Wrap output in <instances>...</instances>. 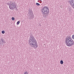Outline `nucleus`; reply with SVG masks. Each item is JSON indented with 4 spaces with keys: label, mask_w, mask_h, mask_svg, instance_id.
<instances>
[{
    "label": "nucleus",
    "mask_w": 74,
    "mask_h": 74,
    "mask_svg": "<svg viewBox=\"0 0 74 74\" xmlns=\"http://www.w3.org/2000/svg\"><path fill=\"white\" fill-rule=\"evenodd\" d=\"M36 5H38V6L40 5V4L38 3H36Z\"/></svg>",
    "instance_id": "11"
},
{
    "label": "nucleus",
    "mask_w": 74,
    "mask_h": 74,
    "mask_svg": "<svg viewBox=\"0 0 74 74\" xmlns=\"http://www.w3.org/2000/svg\"><path fill=\"white\" fill-rule=\"evenodd\" d=\"M65 41L66 45L68 47H71L74 45V41L69 36L66 37Z\"/></svg>",
    "instance_id": "2"
},
{
    "label": "nucleus",
    "mask_w": 74,
    "mask_h": 74,
    "mask_svg": "<svg viewBox=\"0 0 74 74\" xmlns=\"http://www.w3.org/2000/svg\"><path fill=\"white\" fill-rule=\"evenodd\" d=\"M29 47L31 48L33 47L34 49H36L38 47V45L36 42L35 38L33 35L30 36V38L29 40Z\"/></svg>",
    "instance_id": "1"
},
{
    "label": "nucleus",
    "mask_w": 74,
    "mask_h": 74,
    "mask_svg": "<svg viewBox=\"0 0 74 74\" xmlns=\"http://www.w3.org/2000/svg\"><path fill=\"white\" fill-rule=\"evenodd\" d=\"M29 16V18L30 19V20L33 19L34 18L33 16H34V15H33V14L30 15L29 16Z\"/></svg>",
    "instance_id": "7"
},
{
    "label": "nucleus",
    "mask_w": 74,
    "mask_h": 74,
    "mask_svg": "<svg viewBox=\"0 0 74 74\" xmlns=\"http://www.w3.org/2000/svg\"><path fill=\"white\" fill-rule=\"evenodd\" d=\"M4 43H5V41L4 40V39L3 38L0 39V45H3Z\"/></svg>",
    "instance_id": "5"
},
{
    "label": "nucleus",
    "mask_w": 74,
    "mask_h": 74,
    "mask_svg": "<svg viewBox=\"0 0 74 74\" xmlns=\"http://www.w3.org/2000/svg\"><path fill=\"white\" fill-rule=\"evenodd\" d=\"M19 23H20V21H18L17 23V25H18L19 24Z\"/></svg>",
    "instance_id": "9"
},
{
    "label": "nucleus",
    "mask_w": 74,
    "mask_h": 74,
    "mask_svg": "<svg viewBox=\"0 0 74 74\" xmlns=\"http://www.w3.org/2000/svg\"><path fill=\"white\" fill-rule=\"evenodd\" d=\"M41 12L42 14L43 15V17L47 18L49 15V9L46 6H45L41 10Z\"/></svg>",
    "instance_id": "3"
},
{
    "label": "nucleus",
    "mask_w": 74,
    "mask_h": 74,
    "mask_svg": "<svg viewBox=\"0 0 74 74\" xmlns=\"http://www.w3.org/2000/svg\"><path fill=\"white\" fill-rule=\"evenodd\" d=\"M29 12L28 13V16H30V15H32L33 12L30 9H29Z\"/></svg>",
    "instance_id": "6"
},
{
    "label": "nucleus",
    "mask_w": 74,
    "mask_h": 74,
    "mask_svg": "<svg viewBox=\"0 0 74 74\" xmlns=\"http://www.w3.org/2000/svg\"><path fill=\"white\" fill-rule=\"evenodd\" d=\"M73 39H74V35H73L72 36Z\"/></svg>",
    "instance_id": "14"
},
{
    "label": "nucleus",
    "mask_w": 74,
    "mask_h": 74,
    "mask_svg": "<svg viewBox=\"0 0 74 74\" xmlns=\"http://www.w3.org/2000/svg\"><path fill=\"white\" fill-rule=\"evenodd\" d=\"M12 21H14L15 20V18L14 17H12Z\"/></svg>",
    "instance_id": "10"
},
{
    "label": "nucleus",
    "mask_w": 74,
    "mask_h": 74,
    "mask_svg": "<svg viewBox=\"0 0 74 74\" xmlns=\"http://www.w3.org/2000/svg\"><path fill=\"white\" fill-rule=\"evenodd\" d=\"M7 5H9V8L10 10H14V9H17L16 6V3L14 1H10L7 3Z\"/></svg>",
    "instance_id": "4"
},
{
    "label": "nucleus",
    "mask_w": 74,
    "mask_h": 74,
    "mask_svg": "<svg viewBox=\"0 0 74 74\" xmlns=\"http://www.w3.org/2000/svg\"><path fill=\"white\" fill-rule=\"evenodd\" d=\"M40 1L41 2H42V1H41V0H40Z\"/></svg>",
    "instance_id": "15"
},
{
    "label": "nucleus",
    "mask_w": 74,
    "mask_h": 74,
    "mask_svg": "<svg viewBox=\"0 0 74 74\" xmlns=\"http://www.w3.org/2000/svg\"><path fill=\"white\" fill-rule=\"evenodd\" d=\"M2 34H4V33H5V31H2Z\"/></svg>",
    "instance_id": "12"
},
{
    "label": "nucleus",
    "mask_w": 74,
    "mask_h": 74,
    "mask_svg": "<svg viewBox=\"0 0 74 74\" xmlns=\"http://www.w3.org/2000/svg\"><path fill=\"white\" fill-rule=\"evenodd\" d=\"M24 74H28V73H27V72H25L24 73Z\"/></svg>",
    "instance_id": "13"
},
{
    "label": "nucleus",
    "mask_w": 74,
    "mask_h": 74,
    "mask_svg": "<svg viewBox=\"0 0 74 74\" xmlns=\"http://www.w3.org/2000/svg\"><path fill=\"white\" fill-rule=\"evenodd\" d=\"M60 63L61 64H63V61L62 60H61L60 61Z\"/></svg>",
    "instance_id": "8"
}]
</instances>
